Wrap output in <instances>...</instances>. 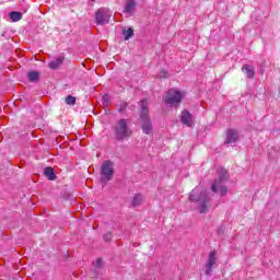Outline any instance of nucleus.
<instances>
[{
  "instance_id": "obj_1",
  "label": "nucleus",
  "mask_w": 280,
  "mask_h": 280,
  "mask_svg": "<svg viewBox=\"0 0 280 280\" xmlns=\"http://www.w3.org/2000/svg\"><path fill=\"white\" fill-rule=\"evenodd\" d=\"M190 202H198V209L200 213H208L211 209V197L207 190L198 191V189H192L189 195Z\"/></svg>"
},
{
  "instance_id": "obj_2",
  "label": "nucleus",
  "mask_w": 280,
  "mask_h": 280,
  "mask_svg": "<svg viewBox=\"0 0 280 280\" xmlns=\"http://www.w3.org/2000/svg\"><path fill=\"white\" fill-rule=\"evenodd\" d=\"M218 178L212 183L211 189L214 194H220V196H225L229 191L226 187V180H229V171L224 167H220L217 171Z\"/></svg>"
},
{
  "instance_id": "obj_3",
  "label": "nucleus",
  "mask_w": 280,
  "mask_h": 280,
  "mask_svg": "<svg viewBox=\"0 0 280 280\" xmlns=\"http://www.w3.org/2000/svg\"><path fill=\"white\" fill-rule=\"evenodd\" d=\"M114 130L116 141H126L132 137V129L128 125V119L120 118L112 127Z\"/></svg>"
},
{
  "instance_id": "obj_4",
  "label": "nucleus",
  "mask_w": 280,
  "mask_h": 280,
  "mask_svg": "<svg viewBox=\"0 0 280 280\" xmlns=\"http://www.w3.org/2000/svg\"><path fill=\"white\" fill-rule=\"evenodd\" d=\"M140 125L144 135H150L152 132V120L148 116L150 109L148 108V100H142L140 103Z\"/></svg>"
},
{
  "instance_id": "obj_5",
  "label": "nucleus",
  "mask_w": 280,
  "mask_h": 280,
  "mask_svg": "<svg viewBox=\"0 0 280 280\" xmlns=\"http://www.w3.org/2000/svg\"><path fill=\"white\" fill-rule=\"evenodd\" d=\"M114 174L115 170H113V162L110 160L104 161L101 167V183L103 187H106L108 180H113Z\"/></svg>"
},
{
  "instance_id": "obj_6",
  "label": "nucleus",
  "mask_w": 280,
  "mask_h": 280,
  "mask_svg": "<svg viewBox=\"0 0 280 280\" xmlns=\"http://www.w3.org/2000/svg\"><path fill=\"white\" fill-rule=\"evenodd\" d=\"M166 106H178L183 102V93L176 89H171L164 95Z\"/></svg>"
},
{
  "instance_id": "obj_7",
  "label": "nucleus",
  "mask_w": 280,
  "mask_h": 280,
  "mask_svg": "<svg viewBox=\"0 0 280 280\" xmlns=\"http://www.w3.org/2000/svg\"><path fill=\"white\" fill-rule=\"evenodd\" d=\"M113 16V11L101 8L95 12V23L96 25H107V23H110V19Z\"/></svg>"
},
{
  "instance_id": "obj_8",
  "label": "nucleus",
  "mask_w": 280,
  "mask_h": 280,
  "mask_svg": "<svg viewBox=\"0 0 280 280\" xmlns=\"http://www.w3.org/2000/svg\"><path fill=\"white\" fill-rule=\"evenodd\" d=\"M218 266V252L213 249L208 256V261L205 265V275L211 277L213 273V267Z\"/></svg>"
},
{
  "instance_id": "obj_9",
  "label": "nucleus",
  "mask_w": 280,
  "mask_h": 280,
  "mask_svg": "<svg viewBox=\"0 0 280 280\" xmlns=\"http://www.w3.org/2000/svg\"><path fill=\"white\" fill-rule=\"evenodd\" d=\"M240 141V132L235 129L226 130V139L224 141L225 145H230V143H237Z\"/></svg>"
},
{
  "instance_id": "obj_10",
  "label": "nucleus",
  "mask_w": 280,
  "mask_h": 280,
  "mask_svg": "<svg viewBox=\"0 0 280 280\" xmlns=\"http://www.w3.org/2000/svg\"><path fill=\"white\" fill-rule=\"evenodd\" d=\"M180 121L184 124V126L191 128V126H194V115H191L189 110L184 109L180 115Z\"/></svg>"
},
{
  "instance_id": "obj_11",
  "label": "nucleus",
  "mask_w": 280,
  "mask_h": 280,
  "mask_svg": "<svg viewBox=\"0 0 280 280\" xmlns=\"http://www.w3.org/2000/svg\"><path fill=\"white\" fill-rule=\"evenodd\" d=\"M242 71H244L246 78H248V80H253V78H255V67L250 66V65H244L242 67Z\"/></svg>"
},
{
  "instance_id": "obj_12",
  "label": "nucleus",
  "mask_w": 280,
  "mask_h": 280,
  "mask_svg": "<svg viewBox=\"0 0 280 280\" xmlns=\"http://www.w3.org/2000/svg\"><path fill=\"white\" fill-rule=\"evenodd\" d=\"M135 8H137V1L127 0L124 10L125 14H132V12H135Z\"/></svg>"
},
{
  "instance_id": "obj_13",
  "label": "nucleus",
  "mask_w": 280,
  "mask_h": 280,
  "mask_svg": "<svg viewBox=\"0 0 280 280\" xmlns=\"http://www.w3.org/2000/svg\"><path fill=\"white\" fill-rule=\"evenodd\" d=\"M65 62V57H58L48 63L49 69L56 71Z\"/></svg>"
},
{
  "instance_id": "obj_14",
  "label": "nucleus",
  "mask_w": 280,
  "mask_h": 280,
  "mask_svg": "<svg viewBox=\"0 0 280 280\" xmlns=\"http://www.w3.org/2000/svg\"><path fill=\"white\" fill-rule=\"evenodd\" d=\"M44 176H46L48 180H56V172H54V168L51 166L44 168Z\"/></svg>"
},
{
  "instance_id": "obj_15",
  "label": "nucleus",
  "mask_w": 280,
  "mask_h": 280,
  "mask_svg": "<svg viewBox=\"0 0 280 280\" xmlns=\"http://www.w3.org/2000/svg\"><path fill=\"white\" fill-rule=\"evenodd\" d=\"M132 207H141L143 205V195L137 194L131 199Z\"/></svg>"
},
{
  "instance_id": "obj_16",
  "label": "nucleus",
  "mask_w": 280,
  "mask_h": 280,
  "mask_svg": "<svg viewBox=\"0 0 280 280\" xmlns=\"http://www.w3.org/2000/svg\"><path fill=\"white\" fill-rule=\"evenodd\" d=\"M9 19H11V21L13 23H16L19 21H21V19H23V13L19 12V11H13L9 13Z\"/></svg>"
},
{
  "instance_id": "obj_17",
  "label": "nucleus",
  "mask_w": 280,
  "mask_h": 280,
  "mask_svg": "<svg viewBox=\"0 0 280 280\" xmlns=\"http://www.w3.org/2000/svg\"><path fill=\"white\" fill-rule=\"evenodd\" d=\"M27 78L30 82H38L40 73L36 71H31L28 72Z\"/></svg>"
},
{
  "instance_id": "obj_18",
  "label": "nucleus",
  "mask_w": 280,
  "mask_h": 280,
  "mask_svg": "<svg viewBox=\"0 0 280 280\" xmlns=\"http://www.w3.org/2000/svg\"><path fill=\"white\" fill-rule=\"evenodd\" d=\"M122 34L125 36V40H130V38H132V36H135V30L129 27L127 31H124Z\"/></svg>"
},
{
  "instance_id": "obj_19",
  "label": "nucleus",
  "mask_w": 280,
  "mask_h": 280,
  "mask_svg": "<svg viewBox=\"0 0 280 280\" xmlns=\"http://www.w3.org/2000/svg\"><path fill=\"white\" fill-rule=\"evenodd\" d=\"M66 104L69 106H74L75 104V96L69 95L66 97Z\"/></svg>"
},
{
  "instance_id": "obj_20",
  "label": "nucleus",
  "mask_w": 280,
  "mask_h": 280,
  "mask_svg": "<svg viewBox=\"0 0 280 280\" xmlns=\"http://www.w3.org/2000/svg\"><path fill=\"white\" fill-rule=\"evenodd\" d=\"M170 73L167 72V70H161L158 74V78H160V80H163L165 78H168Z\"/></svg>"
},
{
  "instance_id": "obj_21",
  "label": "nucleus",
  "mask_w": 280,
  "mask_h": 280,
  "mask_svg": "<svg viewBox=\"0 0 280 280\" xmlns=\"http://www.w3.org/2000/svg\"><path fill=\"white\" fill-rule=\"evenodd\" d=\"M126 108H128V103L127 102L121 103L118 107V113H125Z\"/></svg>"
},
{
  "instance_id": "obj_22",
  "label": "nucleus",
  "mask_w": 280,
  "mask_h": 280,
  "mask_svg": "<svg viewBox=\"0 0 280 280\" xmlns=\"http://www.w3.org/2000/svg\"><path fill=\"white\" fill-rule=\"evenodd\" d=\"M104 242H110L113 240V233L107 232L106 234L103 235Z\"/></svg>"
},
{
  "instance_id": "obj_23",
  "label": "nucleus",
  "mask_w": 280,
  "mask_h": 280,
  "mask_svg": "<svg viewBox=\"0 0 280 280\" xmlns=\"http://www.w3.org/2000/svg\"><path fill=\"white\" fill-rule=\"evenodd\" d=\"M95 268H102V258L96 259Z\"/></svg>"
}]
</instances>
